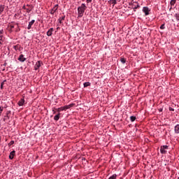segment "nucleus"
Wrapping results in <instances>:
<instances>
[{
	"label": "nucleus",
	"mask_w": 179,
	"mask_h": 179,
	"mask_svg": "<svg viewBox=\"0 0 179 179\" xmlns=\"http://www.w3.org/2000/svg\"><path fill=\"white\" fill-rule=\"evenodd\" d=\"M85 9H87V7L85 3H82L81 6L78 8V17H82L83 16V13H85Z\"/></svg>",
	"instance_id": "obj_1"
},
{
	"label": "nucleus",
	"mask_w": 179,
	"mask_h": 179,
	"mask_svg": "<svg viewBox=\"0 0 179 179\" xmlns=\"http://www.w3.org/2000/svg\"><path fill=\"white\" fill-rule=\"evenodd\" d=\"M169 149V146L167 145H162L160 148V152L162 155H166L167 153V151L166 150Z\"/></svg>",
	"instance_id": "obj_2"
},
{
	"label": "nucleus",
	"mask_w": 179,
	"mask_h": 179,
	"mask_svg": "<svg viewBox=\"0 0 179 179\" xmlns=\"http://www.w3.org/2000/svg\"><path fill=\"white\" fill-rule=\"evenodd\" d=\"M42 64H43V62L38 61L34 66L35 71H38V69H40V67L41 66Z\"/></svg>",
	"instance_id": "obj_3"
},
{
	"label": "nucleus",
	"mask_w": 179,
	"mask_h": 179,
	"mask_svg": "<svg viewBox=\"0 0 179 179\" xmlns=\"http://www.w3.org/2000/svg\"><path fill=\"white\" fill-rule=\"evenodd\" d=\"M58 10V4H56L51 10H50V14L54 15Z\"/></svg>",
	"instance_id": "obj_4"
},
{
	"label": "nucleus",
	"mask_w": 179,
	"mask_h": 179,
	"mask_svg": "<svg viewBox=\"0 0 179 179\" xmlns=\"http://www.w3.org/2000/svg\"><path fill=\"white\" fill-rule=\"evenodd\" d=\"M143 12L145 13V16H148V15H149V12H150V10H149V8L148 7H143Z\"/></svg>",
	"instance_id": "obj_5"
},
{
	"label": "nucleus",
	"mask_w": 179,
	"mask_h": 179,
	"mask_svg": "<svg viewBox=\"0 0 179 179\" xmlns=\"http://www.w3.org/2000/svg\"><path fill=\"white\" fill-rule=\"evenodd\" d=\"M18 61L20 62H24L26 61V58L24 57V55H20V57H18Z\"/></svg>",
	"instance_id": "obj_6"
},
{
	"label": "nucleus",
	"mask_w": 179,
	"mask_h": 179,
	"mask_svg": "<svg viewBox=\"0 0 179 179\" xmlns=\"http://www.w3.org/2000/svg\"><path fill=\"white\" fill-rule=\"evenodd\" d=\"M15 155H16V152L15 150L12 151L10 153V155H9V159L10 160L13 159V157H15Z\"/></svg>",
	"instance_id": "obj_7"
},
{
	"label": "nucleus",
	"mask_w": 179,
	"mask_h": 179,
	"mask_svg": "<svg viewBox=\"0 0 179 179\" xmlns=\"http://www.w3.org/2000/svg\"><path fill=\"white\" fill-rule=\"evenodd\" d=\"M52 31H54V29H53V28H50V29L47 31V36H48V37L52 36Z\"/></svg>",
	"instance_id": "obj_8"
},
{
	"label": "nucleus",
	"mask_w": 179,
	"mask_h": 179,
	"mask_svg": "<svg viewBox=\"0 0 179 179\" xmlns=\"http://www.w3.org/2000/svg\"><path fill=\"white\" fill-rule=\"evenodd\" d=\"M34 22H36V20H32L31 22H29L28 27H27L28 30H30L31 29V25L34 24Z\"/></svg>",
	"instance_id": "obj_9"
},
{
	"label": "nucleus",
	"mask_w": 179,
	"mask_h": 179,
	"mask_svg": "<svg viewBox=\"0 0 179 179\" xmlns=\"http://www.w3.org/2000/svg\"><path fill=\"white\" fill-rule=\"evenodd\" d=\"M60 117H61L60 113H59L57 115H55V117H54L55 121H58V120H59Z\"/></svg>",
	"instance_id": "obj_10"
},
{
	"label": "nucleus",
	"mask_w": 179,
	"mask_h": 179,
	"mask_svg": "<svg viewBox=\"0 0 179 179\" xmlns=\"http://www.w3.org/2000/svg\"><path fill=\"white\" fill-rule=\"evenodd\" d=\"M64 20H65V15H63L58 19L59 23H60V24H62V21Z\"/></svg>",
	"instance_id": "obj_11"
},
{
	"label": "nucleus",
	"mask_w": 179,
	"mask_h": 179,
	"mask_svg": "<svg viewBox=\"0 0 179 179\" xmlns=\"http://www.w3.org/2000/svg\"><path fill=\"white\" fill-rule=\"evenodd\" d=\"M24 104V99H21L19 101H18V105L20 106H23Z\"/></svg>",
	"instance_id": "obj_12"
},
{
	"label": "nucleus",
	"mask_w": 179,
	"mask_h": 179,
	"mask_svg": "<svg viewBox=\"0 0 179 179\" xmlns=\"http://www.w3.org/2000/svg\"><path fill=\"white\" fill-rule=\"evenodd\" d=\"M175 134H179V124L175 126Z\"/></svg>",
	"instance_id": "obj_13"
},
{
	"label": "nucleus",
	"mask_w": 179,
	"mask_h": 179,
	"mask_svg": "<svg viewBox=\"0 0 179 179\" xmlns=\"http://www.w3.org/2000/svg\"><path fill=\"white\" fill-rule=\"evenodd\" d=\"M108 3H112V5H113V6H114V5H117V1L116 0H110L108 1Z\"/></svg>",
	"instance_id": "obj_14"
},
{
	"label": "nucleus",
	"mask_w": 179,
	"mask_h": 179,
	"mask_svg": "<svg viewBox=\"0 0 179 179\" xmlns=\"http://www.w3.org/2000/svg\"><path fill=\"white\" fill-rule=\"evenodd\" d=\"M4 9H5V6L1 5L0 6V15L2 14V12H3Z\"/></svg>",
	"instance_id": "obj_15"
},
{
	"label": "nucleus",
	"mask_w": 179,
	"mask_h": 179,
	"mask_svg": "<svg viewBox=\"0 0 179 179\" xmlns=\"http://www.w3.org/2000/svg\"><path fill=\"white\" fill-rule=\"evenodd\" d=\"M6 82V80H4L1 84V90H2L3 89V85H5V83Z\"/></svg>",
	"instance_id": "obj_16"
},
{
	"label": "nucleus",
	"mask_w": 179,
	"mask_h": 179,
	"mask_svg": "<svg viewBox=\"0 0 179 179\" xmlns=\"http://www.w3.org/2000/svg\"><path fill=\"white\" fill-rule=\"evenodd\" d=\"M176 0H171L170 3L171 6H174L176 5Z\"/></svg>",
	"instance_id": "obj_17"
},
{
	"label": "nucleus",
	"mask_w": 179,
	"mask_h": 179,
	"mask_svg": "<svg viewBox=\"0 0 179 179\" xmlns=\"http://www.w3.org/2000/svg\"><path fill=\"white\" fill-rule=\"evenodd\" d=\"M130 120H131V122H134V121H135V120H136V117L131 116Z\"/></svg>",
	"instance_id": "obj_18"
},
{
	"label": "nucleus",
	"mask_w": 179,
	"mask_h": 179,
	"mask_svg": "<svg viewBox=\"0 0 179 179\" xmlns=\"http://www.w3.org/2000/svg\"><path fill=\"white\" fill-rule=\"evenodd\" d=\"M87 86H90V83L89 82L84 83V87H87Z\"/></svg>",
	"instance_id": "obj_19"
},
{
	"label": "nucleus",
	"mask_w": 179,
	"mask_h": 179,
	"mask_svg": "<svg viewBox=\"0 0 179 179\" xmlns=\"http://www.w3.org/2000/svg\"><path fill=\"white\" fill-rule=\"evenodd\" d=\"M120 61H121L122 64H125L127 62V60L124 58H121Z\"/></svg>",
	"instance_id": "obj_20"
},
{
	"label": "nucleus",
	"mask_w": 179,
	"mask_h": 179,
	"mask_svg": "<svg viewBox=\"0 0 179 179\" xmlns=\"http://www.w3.org/2000/svg\"><path fill=\"white\" fill-rule=\"evenodd\" d=\"M174 16L176 17V20L179 21V13H176Z\"/></svg>",
	"instance_id": "obj_21"
},
{
	"label": "nucleus",
	"mask_w": 179,
	"mask_h": 179,
	"mask_svg": "<svg viewBox=\"0 0 179 179\" xmlns=\"http://www.w3.org/2000/svg\"><path fill=\"white\" fill-rule=\"evenodd\" d=\"M15 143L14 141H11L9 143H8V146L10 147L12 146V145H13Z\"/></svg>",
	"instance_id": "obj_22"
},
{
	"label": "nucleus",
	"mask_w": 179,
	"mask_h": 179,
	"mask_svg": "<svg viewBox=\"0 0 179 179\" xmlns=\"http://www.w3.org/2000/svg\"><path fill=\"white\" fill-rule=\"evenodd\" d=\"M2 111H3V107L1 106L0 107V117H1V114H2Z\"/></svg>",
	"instance_id": "obj_23"
},
{
	"label": "nucleus",
	"mask_w": 179,
	"mask_h": 179,
	"mask_svg": "<svg viewBox=\"0 0 179 179\" xmlns=\"http://www.w3.org/2000/svg\"><path fill=\"white\" fill-rule=\"evenodd\" d=\"M160 29H161L162 30H164V29H165L164 24H163L162 25H161Z\"/></svg>",
	"instance_id": "obj_24"
},
{
	"label": "nucleus",
	"mask_w": 179,
	"mask_h": 179,
	"mask_svg": "<svg viewBox=\"0 0 179 179\" xmlns=\"http://www.w3.org/2000/svg\"><path fill=\"white\" fill-rule=\"evenodd\" d=\"M15 50H19V45L14 46Z\"/></svg>",
	"instance_id": "obj_25"
},
{
	"label": "nucleus",
	"mask_w": 179,
	"mask_h": 179,
	"mask_svg": "<svg viewBox=\"0 0 179 179\" xmlns=\"http://www.w3.org/2000/svg\"><path fill=\"white\" fill-rule=\"evenodd\" d=\"M169 111H174V108L170 107V108H169Z\"/></svg>",
	"instance_id": "obj_26"
},
{
	"label": "nucleus",
	"mask_w": 179,
	"mask_h": 179,
	"mask_svg": "<svg viewBox=\"0 0 179 179\" xmlns=\"http://www.w3.org/2000/svg\"><path fill=\"white\" fill-rule=\"evenodd\" d=\"M10 27L11 30H12V29H15V26H13V25H10Z\"/></svg>",
	"instance_id": "obj_27"
},
{
	"label": "nucleus",
	"mask_w": 179,
	"mask_h": 179,
	"mask_svg": "<svg viewBox=\"0 0 179 179\" xmlns=\"http://www.w3.org/2000/svg\"><path fill=\"white\" fill-rule=\"evenodd\" d=\"M87 3L92 2V0H87Z\"/></svg>",
	"instance_id": "obj_28"
},
{
	"label": "nucleus",
	"mask_w": 179,
	"mask_h": 179,
	"mask_svg": "<svg viewBox=\"0 0 179 179\" xmlns=\"http://www.w3.org/2000/svg\"><path fill=\"white\" fill-rule=\"evenodd\" d=\"M139 8V5H138L136 7L134 8V9H138Z\"/></svg>",
	"instance_id": "obj_29"
},
{
	"label": "nucleus",
	"mask_w": 179,
	"mask_h": 179,
	"mask_svg": "<svg viewBox=\"0 0 179 179\" xmlns=\"http://www.w3.org/2000/svg\"><path fill=\"white\" fill-rule=\"evenodd\" d=\"M2 41V36H0V41Z\"/></svg>",
	"instance_id": "obj_30"
},
{
	"label": "nucleus",
	"mask_w": 179,
	"mask_h": 179,
	"mask_svg": "<svg viewBox=\"0 0 179 179\" xmlns=\"http://www.w3.org/2000/svg\"><path fill=\"white\" fill-rule=\"evenodd\" d=\"M171 9H173V7H171V8H169V10H171Z\"/></svg>",
	"instance_id": "obj_31"
},
{
	"label": "nucleus",
	"mask_w": 179,
	"mask_h": 179,
	"mask_svg": "<svg viewBox=\"0 0 179 179\" xmlns=\"http://www.w3.org/2000/svg\"><path fill=\"white\" fill-rule=\"evenodd\" d=\"M53 112H54V114H55V110H53Z\"/></svg>",
	"instance_id": "obj_32"
},
{
	"label": "nucleus",
	"mask_w": 179,
	"mask_h": 179,
	"mask_svg": "<svg viewBox=\"0 0 179 179\" xmlns=\"http://www.w3.org/2000/svg\"><path fill=\"white\" fill-rule=\"evenodd\" d=\"M0 44H1V42H0Z\"/></svg>",
	"instance_id": "obj_33"
}]
</instances>
